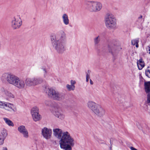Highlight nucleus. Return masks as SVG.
Segmentation results:
<instances>
[{"instance_id": "nucleus-1", "label": "nucleus", "mask_w": 150, "mask_h": 150, "mask_svg": "<svg viewBox=\"0 0 150 150\" xmlns=\"http://www.w3.org/2000/svg\"><path fill=\"white\" fill-rule=\"evenodd\" d=\"M53 135L58 139H60L59 144L61 148L64 150H72L75 145L74 138L68 132H63L59 128L53 129Z\"/></svg>"}, {"instance_id": "nucleus-2", "label": "nucleus", "mask_w": 150, "mask_h": 150, "mask_svg": "<svg viewBox=\"0 0 150 150\" xmlns=\"http://www.w3.org/2000/svg\"><path fill=\"white\" fill-rule=\"evenodd\" d=\"M104 22L106 27L109 29L115 30L117 28L116 19L111 13H108L106 14Z\"/></svg>"}, {"instance_id": "nucleus-3", "label": "nucleus", "mask_w": 150, "mask_h": 150, "mask_svg": "<svg viewBox=\"0 0 150 150\" xmlns=\"http://www.w3.org/2000/svg\"><path fill=\"white\" fill-rule=\"evenodd\" d=\"M51 41L54 48L57 53L62 54L65 51V46L61 39L59 38H52Z\"/></svg>"}, {"instance_id": "nucleus-4", "label": "nucleus", "mask_w": 150, "mask_h": 150, "mask_svg": "<svg viewBox=\"0 0 150 150\" xmlns=\"http://www.w3.org/2000/svg\"><path fill=\"white\" fill-rule=\"evenodd\" d=\"M85 4L87 9L90 11L97 12L102 8V5L100 2L93 1H86Z\"/></svg>"}, {"instance_id": "nucleus-5", "label": "nucleus", "mask_w": 150, "mask_h": 150, "mask_svg": "<svg viewBox=\"0 0 150 150\" xmlns=\"http://www.w3.org/2000/svg\"><path fill=\"white\" fill-rule=\"evenodd\" d=\"M18 78V77L11 73H5L2 75L0 79L3 82H6L14 86Z\"/></svg>"}, {"instance_id": "nucleus-6", "label": "nucleus", "mask_w": 150, "mask_h": 150, "mask_svg": "<svg viewBox=\"0 0 150 150\" xmlns=\"http://www.w3.org/2000/svg\"><path fill=\"white\" fill-rule=\"evenodd\" d=\"M25 81L26 86L32 87L41 83L42 82L43 80L41 78L28 77L25 79Z\"/></svg>"}, {"instance_id": "nucleus-7", "label": "nucleus", "mask_w": 150, "mask_h": 150, "mask_svg": "<svg viewBox=\"0 0 150 150\" xmlns=\"http://www.w3.org/2000/svg\"><path fill=\"white\" fill-rule=\"evenodd\" d=\"M0 108L7 111L16 112L17 108L15 105L11 103L0 100Z\"/></svg>"}, {"instance_id": "nucleus-8", "label": "nucleus", "mask_w": 150, "mask_h": 150, "mask_svg": "<svg viewBox=\"0 0 150 150\" xmlns=\"http://www.w3.org/2000/svg\"><path fill=\"white\" fill-rule=\"evenodd\" d=\"M122 48L120 46L114 45H109L108 47V51L114 57L116 56Z\"/></svg>"}, {"instance_id": "nucleus-9", "label": "nucleus", "mask_w": 150, "mask_h": 150, "mask_svg": "<svg viewBox=\"0 0 150 150\" xmlns=\"http://www.w3.org/2000/svg\"><path fill=\"white\" fill-rule=\"evenodd\" d=\"M42 134L45 138L46 139H50L51 137L52 131L51 129L44 127L41 130Z\"/></svg>"}, {"instance_id": "nucleus-10", "label": "nucleus", "mask_w": 150, "mask_h": 150, "mask_svg": "<svg viewBox=\"0 0 150 150\" xmlns=\"http://www.w3.org/2000/svg\"><path fill=\"white\" fill-rule=\"evenodd\" d=\"M1 91L6 96V100H7L10 101L15 98V95L10 90L3 88L1 89Z\"/></svg>"}, {"instance_id": "nucleus-11", "label": "nucleus", "mask_w": 150, "mask_h": 150, "mask_svg": "<svg viewBox=\"0 0 150 150\" xmlns=\"http://www.w3.org/2000/svg\"><path fill=\"white\" fill-rule=\"evenodd\" d=\"M21 25V21L18 17L13 18L11 21V26L14 29L19 28Z\"/></svg>"}, {"instance_id": "nucleus-12", "label": "nucleus", "mask_w": 150, "mask_h": 150, "mask_svg": "<svg viewBox=\"0 0 150 150\" xmlns=\"http://www.w3.org/2000/svg\"><path fill=\"white\" fill-rule=\"evenodd\" d=\"M93 112L97 116L102 117L104 115L105 110L99 104Z\"/></svg>"}, {"instance_id": "nucleus-13", "label": "nucleus", "mask_w": 150, "mask_h": 150, "mask_svg": "<svg viewBox=\"0 0 150 150\" xmlns=\"http://www.w3.org/2000/svg\"><path fill=\"white\" fill-rule=\"evenodd\" d=\"M53 114L56 117L61 120H63L65 118V115L59 106L55 108Z\"/></svg>"}, {"instance_id": "nucleus-14", "label": "nucleus", "mask_w": 150, "mask_h": 150, "mask_svg": "<svg viewBox=\"0 0 150 150\" xmlns=\"http://www.w3.org/2000/svg\"><path fill=\"white\" fill-rule=\"evenodd\" d=\"M18 130L23 138L27 139L29 137V135L28 130L25 126L22 125L19 126Z\"/></svg>"}, {"instance_id": "nucleus-15", "label": "nucleus", "mask_w": 150, "mask_h": 150, "mask_svg": "<svg viewBox=\"0 0 150 150\" xmlns=\"http://www.w3.org/2000/svg\"><path fill=\"white\" fill-rule=\"evenodd\" d=\"M14 86L19 89H24L25 86V81L18 77Z\"/></svg>"}, {"instance_id": "nucleus-16", "label": "nucleus", "mask_w": 150, "mask_h": 150, "mask_svg": "<svg viewBox=\"0 0 150 150\" xmlns=\"http://www.w3.org/2000/svg\"><path fill=\"white\" fill-rule=\"evenodd\" d=\"M144 88L147 94V102L149 103H150V81L145 82Z\"/></svg>"}, {"instance_id": "nucleus-17", "label": "nucleus", "mask_w": 150, "mask_h": 150, "mask_svg": "<svg viewBox=\"0 0 150 150\" xmlns=\"http://www.w3.org/2000/svg\"><path fill=\"white\" fill-rule=\"evenodd\" d=\"M98 105L95 102L90 100L88 101L87 103L88 108L92 112L94 111Z\"/></svg>"}, {"instance_id": "nucleus-18", "label": "nucleus", "mask_w": 150, "mask_h": 150, "mask_svg": "<svg viewBox=\"0 0 150 150\" xmlns=\"http://www.w3.org/2000/svg\"><path fill=\"white\" fill-rule=\"evenodd\" d=\"M46 89V93L49 96L53 98L57 91H56L54 88L52 87L48 88Z\"/></svg>"}, {"instance_id": "nucleus-19", "label": "nucleus", "mask_w": 150, "mask_h": 150, "mask_svg": "<svg viewBox=\"0 0 150 150\" xmlns=\"http://www.w3.org/2000/svg\"><path fill=\"white\" fill-rule=\"evenodd\" d=\"M65 98V95L64 94L62 93H59L57 91L53 99L57 100H62L64 99Z\"/></svg>"}, {"instance_id": "nucleus-20", "label": "nucleus", "mask_w": 150, "mask_h": 150, "mask_svg": "<svg viewBox=\"0 0 150 150\" xmlns=\"http://www.w3.org/2000/svg\"><path fill=\"white\" fill-rule=\"evenodd\" d=\"M62 18L64 23L66 25L69 23V20L68 15L66 13H64L62 16Z\"/></svg>"}, {"instance_id": "nucleus-21", "label": "nucleus", "mask_w": 150, "mask_h": 150, "mask_svg": "<svg viewBox=\"0 0 150 150\" xmlns=\"http://www.w3.org/2000/svg\"><path fill=\"white\" fill-rule=\"evenodd\" d=\"M137 64L139 70H141L144 66V63L142 59H140L138 60Z\"/></svg>"}, {"instance_id": "nucleus-22", "label": "nucleus", "mask_w": 150, "mask_h": 150, "mask_svg": "<svg viewBox=\"0 0 150 150\" xmlns=\"http://www.w3.org/2000/svg\"><path fill=\"white\" fill-rule=\"evenodd\" d=\"M3 120L5 123L8 126L11 127H13L14 126L13 122L9 119L4 117L3 118Z\"/></svg>"}, {"instance_id": "nucleus-23", "label": "nucleus", "mask_w": 150, "mask_h": 150, "mask_svg": "<svg viewBox=\"0 0 150 150\" xmlns=\"http://www.w3.org/2000/svg\"><path fill=\"white\" fill-rule=\"evenodd\" d=\"M31 115L33 120L35 122L38 121L41 118V116L39 113L33 114Z\"/></svg>"}, {"instance_id": "nucleus-24", "label": "nucleus", "mask_w": 150, "mask_h": 150, "mask_svg": "<svg viewBox=\"0 0 150 150\" xmlns=\"http://www.w3.org/2000/svg\"><path fill=\"white\" fill-rule=\"evenodd\" d=\"M8 135L7 131L5 129H2L0 133V137L6 139Z\"/></svg>"}, {"instance_id": "nucleus-25", "label": "nucleus", "mask_w": 150, "mask_h": 150, "mask_svg": "<svg viewBox=\"0 0 150 150\" xmlns=\"http://www.w3.org/2000/svg\"><path fill=\"white\" fill-rule=\"evenodd\" d=\"M39 113V109L38 107L35 106L33 107L31 109V115Z\"/></svg>"}, {"instance_id": "nucleus-26", "label": "nucleus", "mask_w": 150, "mask_h": 150, "mask_svg": "<svg viewBox=\"0 0 150 150\" xmlns=\"http://www.w3.org/2000/svg\"><path fill=\"white\" fill-rule=\"evenodd\" d=\"M138 42V39H135L132 41V43L133 45H135L136 47L137 48L139 46Z\"/></svg>"}, {"instance_id": "nucleus-27", "label": "nucleus", "mask_w": 150, "mask_h": 150, "mask_svg": "<svg viewBox=\"0 0 150 150\" xmlns=\"http://www.w3.org/2000/svg\"><path fill=\"white\" fill-rule=\"evenodd\" d=\"M66 87L68 91H74L75 89V86L67 84L66 85Z\"/></svg>"}, {"instance_id": "nucleus-28", "label": "nucleus", "mask_w": 150, "mask_h": 150, "mask_svg": "<svg viewBox=\"0 0 150 150\" xmlns=\"http://www.w3.org/2000/svg\"><path fill=\"white\" fill-rule=\"evenodd\" d=\"M146 75L149 78H150V67H147L146 70Z\"/></svg>"}, {"instance_id": "nucleus-29", "label": "nucleus", "mask_w": 150, "mask_h": 150, "mask_svg": "<svg viewBox=\"0 0 150 150\" xmlns=\"http://www.w3.org/2000/svg\"><path fill=\"white\" fill-rule=\"evenodd\" d=\"M144 21V18H143L142 15H140L138 18L137 21L140 23H142Z\"/></svg>"}, {"instance_id": "nucleus-30", "label": "nucleus", "mask_w": 150, "mask_h": 150, "mask_svg": "<svg viewBox=\"0 0 150 150\" xmlns=\"http://www.w3.org/2000/svg\"><path fill=\"white\" fill-rule=\"evenodd\" d=\"M41 69L45 72L44 74V76L45 78L47 76V71L46 68L45 67L42 66L41 67Z\"/></svg>"}, {"instance_id": "nucleus-31", "label": "nucleus", "mask_w": 150, "mask_h": 150, "mask_svg": "<svg viewBox=\"0 0 150 150\" xmlns=\"http://www.w3.org/2000/svg\"><path fill=\"white\" fill-rule=\"evenodd\" d=\"M44 103L46 106H49L50 105L51 102L49 101L46 100L45 101Z\"/></svg>"}, {"instance_id": "nucleus-32", "label": "nucleus", "mask_w": 150, "mask_h": 150, "mask_svg": "<svg viewBox=\"0 0 150 150\" xmlns=\"http://www.w3.org/2000/svg\"><path fill=\"white\" fill-rule=\"evenodd\" d=\"M5 139L0 137V145H2L4 143V141Z\"/></svg>"}, {"instance_id": "nucleus-33", "label": "nucleus", "mask_w": 150, "mask_h": 150, "mask_svg": "<svg viewBox=\"0 0 150 150\" xmlns=\"http://www.w3.org/2000/svg\"><path fill=\"white\" fill-rule=\"evenodd\" d=\"M94 41L95 44H96L99 42L100 40L99 38H95Z\"/></svg>"}, {"instance_id": "nucleus-34", "label": "nucleus", "mask_w": 150, "mask_h": 150, "mask_svg": "<svg viewBox=\"0 0 150 150\" xmlns=\"http://www.w3.org/2000/svg\"><path fill=\"white\" fill-rule=\"evenodd\" d=\"M70 83H71V85L73 86H75L74 84L76 83V82L75 81L71 80L70 81Z\"/></svg>"}, {"instance_id": "nucleus-35", "label": "nucleus", "mask_w": 150, "mask_h": 150, "mask_svg": "<svg viewBox=\"0 0 150 150\" xmlns=\"http://www.w3.org/2000/svg\"><path fill=\"white\" fill-rule=\"evenodd\" d=\"M90 79V75L88 74L86 75V81L87 82H88L89 79Z\"/></svg>"}, {"instance_id": "nucleus-36", "label": "nucleus", "mask_w": 150, "mask_h": 150, "mask_svg": "<svg viewBox=\"0 0 150 150\" xmlns=\"http://www.w3.org/2000/svg\"><path fill=\"white\" fill-rule=\"evenodd\" d=\"M146 50L150 54V45H149L147 48Z\"/></svg>"}, {"instance_id": "nucleus-37", "label": "nucleus", "mask_w": 150, "mask_h": 150, "mask_svg": "<svg viewBox=\"0 0 150 150\" xmlns=\"http://www.w3.org/2000/svg\"><path fill=\"white\" fill-rule=\"evenodd\" d=\"M61 33L62 34V37H65V33L64 31H61Z\"/></svg>"}, {"instance_id": "nucleus-38", "label": "nucleus", "mask_w": 150, "mask_h": 150, "mask_svg": "<svg viewBox=\"0 0 150 150\" xmlns=\"http://www.w3.org/2000/svg\"><path fill=\"white\" fill-rule=\"evenodd\" d=\"M90 83L91 85H93V81H92V80L91 79H90Z\"/></svg>"}, {"instance_id": "nucleus-39", "label": "nucleus", "mask_w": 150, "mask_h": 150, "mask_svg": "<svg viewBox=\"0 0 150 150\" xmlns=\"http://www.w3.org/2000/svg\"><path fill=\"white\" fill-rule=\"evenodd\" d=\"M3 150H7V149L6 147H4L3 148Z\"/></svg>"}, {"instance_id": "nucleus-40", "label": "nucleus", "mask_w": 150, "mask_h": 150, "mask_svg": "<svg viewBox=\"0 0 150 150\" xmlns=\"http://www.w3.org/2000/svg\"><path fill=\"white\" fill-rule=\"evenodd\" d=\"M149 113H150V111L149 112Z\"/></svg>"}, {"instance_id": "nucleus-41", "label": "nucleus", "mask_w": 150, "mask_h": 150, "mask_svg": "<svg viewBox=\"0 0 150 150\" xmlns=\"http://www.w3.org/2000/svg\"><path fill=\"white\" fill-rule=\"evenodd\" d=\"M110 150H112L111 149H110Z\"/></svg>"}]
</instances>
